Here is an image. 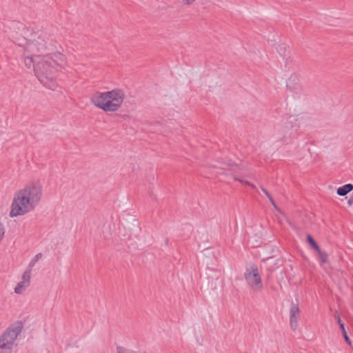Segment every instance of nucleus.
<instances>
[{"label": "nucleus", "mask_w": 353, "mask_h": 353, "mask_svg": "<svg viewBox=\"0 0 353 353\" xmlns=\"http://www.w3.org/2000/svg\"><path fill=\"white\" fill-rule=\"evenodd\" d=\"M28 287L29 285L20 281L14 288V293L21 294Z\"/></svg>", "instance_id": "nucleus-14"}, {"label": "nucleus", "mask_w": 353, "mask_h": 353, "mask_svg": "<svg viewBox=\"0 0 353 353\" xmlns=\"http://www.w3.org/2000/svg\"><path fill=\"white\" fill-rule=\"evenodd\" d=\"M347 204L349 205H352L353 204V192H352V194L351 196V197L350 198V199L347 201Z\"/></svg>", "instance_id": "nucleus-23"}, {"label": "nucleus", "mask_w": 353, "mask_h": 353, "mask_svg": "<svg viewBox=\"0 0 353 353\" xmlns=\"http://www.w3.org/2000/svg\"><path fill=\"white\" fill-rule=\"evenodd\" d=\"M37 206V205L26 197V195L21 194L17 192L14 195L11 204L10 216L16 217L24 215L32 211Z\"/></svg>", "instance_id": "nucleus-5"}, {"label": "nucleus", "mask_w": 353, "mask_h": 353, "mask_svg": "<svg viewBox=\"0 0 353 353\" xmlns=\"http://www.w3.org/2000/svg\"><path fill=\"white\" fill-rule=\"evenodd\" d=\"M270 203H272V205H273V207L278 211H279V208H278L277 205L276 204L274 200L273 199L272 197L270 198L269 199Z\"/></svg>", "instance_id": "nucleus-19"}, {"label": "nucleus", "mask_w": 353, "mask_h": 353, "mask_svg": "<svg viewBox=\"0 0 353 353\" xmlns=\"http://www.w3.org/2000/svg\"><path fill=\"white\" fill-rule=\"evenodd\" d=\"M300 309L297 304L292 302L290 309V324L293 330L297 327L298 320L300 318Z\"/></svg>", "instance_id": "nucleus-9"}, {"label": "nucleus", "mask_w": 353, "mask_h": 353, "mask_svg": "<svg viewBox=\"0 0 353 353\" xmlns=\"http://www.w3.org/2000/svg\"><path fill=\"white\" fill-rule=\"evenodd\" d=\"M261 190L263 191V192L266 195V196L270 199L272 197V196L270 195V194L268 192V191L263 188V187L261 188Z\"/></svg>", "instance_id": "nucleus-20"}, {"label": "nucleus", "mask_w": 353, "mask_h": 353, "mask_svg": "<svg viewBox=\"0 0 353 353\" xmlns=\"http://www.w3.org/2000/svg\"><path fill=\"white\" fill-rule=\"evenodd\" d=\"M17 192L21 194L26 195L37 205L39 204L42 196V187L38 183H28Z\"/></svg>", "instance_id": "nucleus-8"}, {"label": "nucleus", "mask_w": 353, "mask_h": 353, "mask_svg": "<svg viewBox=\"0 0 353 353\" xmlns=\"http://www.w3.org/2000/svg\"><path fill=\"white\" fill-rule=\"evenodd\" d=\"M3 235H4V229H3L2 224L0 223V240H1Z\"/></svg>", "instance_id": "nucleus-22"}, {"label": "nucleus", "mask_w": 353, "mask_h": 353, "mask_svg": "<svg viewBox=\"0 0 353 353\" xmlns=\"http://www.w3.org/2000/svg\"><path fill=\"white\" fill-rule=\"evenodd\" d=\"M248 185L251 187L252 188H253L254 190H256V187L254 184L252 183H248Z\"/></svg>", "instance_id": "nucleus-24"}, {"label": "nucleus", "mask_w": 353, "mask_h": 353, "mask_svg": "<svg viewBox=\"0 0 353 353\" xmlns=\"http://www.w3.org/2000/svg\"><path fill=\"white\" fill-rule=\"evenodd\" d=\"M353 190V185L352 183L345 184L337 189V194L339 196H345Z\"/></svg>", "instance_id": "nucleus-12"}, {"label": "nucleus", "mask_w": 353, "mask_h": 353, "mask_svg": "<svg viewBox=\"0 0 353 353\" xmlns=\"http://www.w3.org/2000/svg\"><path fill=\"white\" fill-rule=\"evenodd\" d=\"M295 119L290 117L283 123L276 125L274 128L276 138L281 142H288L293 135V122Z\"/></svg>", "instance_id": "nucleus-7"}, {"label": "nucleus", "mask_w": 353, "mask_h": 353, "mask_svg": "<svg viewBox=\"0 0 353 353\" xmlns=\"http://www.w3.org/2000/svg\"><path fill=\"white\" fill-rule=\"evenodd\" d=\"M123 90L115 88L107 92H95L90 97L92 103L105 112H116L122 105L125 99Z\"/></svg>", "instance_id": "nucleus-3"}, {"label": "nucleus", "mask_w": 353, "mask_h": 353, "mask_svg": "<svg viewBox=\"0 0 353 353\" xmlns=\"http://www.w3.org/2000/svg\"><path fill=\"white\" fill-rule=\"evenodd\" d=\"M141 353H145V352H141Z\"/></svg>", "instance_id": "nucleus-28"}, {"label": "nucleus", "mask_w": 353, "mask_h": 353, "mask_svg": "<svg viewBox=\"0 0 353 353\" xmlns=\"http://www.w3.org/2000/svg\"><path fill=\"white\" fill-rule=\"evenodd\" d=\"M221 168H222L223 170H226V169H227V168H225V167H221Z\"/></svg>", "instance_id": "nucleus-27"}, {"label": "nucleus", "mask_w": 353, "mask_h": 353, "mask_svg": "<svg viewBox=\"0 0 353 353\" xmlns=\"http://www.w3.org/2000/svg\"><path fill=\"white\" fill-rule=\"evenodd\" d=\"M116 350L117 353H141L140 352L133 351L122 346H117Z\"/></svg>", "instance_id": "nucleus-17"}, {"label": "nucleus", "mask_w": 353, "mask_h": 353, "mask_svg": "<svg viewBox=\"0 0 353 353\" xmlns=\"http://www.w3.org/2000/svg\"><path fill=\"white\" fill-rule=\"evenodd\" d=\"M42 253L37 254L34 256V257L30 261L28 267L30 268V269H32L33 267L35 265L36 263L42 257Z\"/></svg>", "instance_id": "nucleus-16"}, {"label": "nucleus", "mask_w": 353, "mask_h": 353, "mask_svg": "<svg viewBox=\"0 0 353 353\" xmlns=\"http://www.w3.org/2000/svg\"><path fill=\"white\" fill-rule=\"evenodd\" d=\"M334 318L336 319V321H337L339 325V327H340V330H341V332L343 334V336L345 341V342L350 346H352V341H350V338L348 337L347 336V332L345 330V325L344 323L342 322L341 319V317H340V314H339V312L338 311H335L334 313Z\"/></svg>", "instance_id": "nucleus-11"}, {"label": "nucleus", "mask_w": 353, "mask_h": 353, "mask_svg": "<svg viewBox=\"0 0 353 353\" xmlns=\"http://www.w3.org/2000/svg\"><path fill=\"white\" fill-rule=\"evenodd\" d=\"M234 179L235 181H239L242 184H245V185H248V183H250L249 181H243V180H242V179H241L239 178H237V177H234Z\"/></svg>", "instance_id": "nucleus-21"}, {"label": "nucleus", "mask_w": 353, "mask_h": 353, "mask_svg": "<svg viewBox=\"0 0 353 353\" xmlns=\"http://www.w3.org/2000/svg\"><path fill=\"white\" fill-rule=\"evenodd\" d=\"M16 43L20 48L19 51H23V61L28 68H32L35 57H41L39 54L46 52L52 46L50 34L44 31L33 32L29 39H19Z\"/></svg>", "instance_id": "nucleus-2"}, {"label": "nucleus", "mask_w": 353, "mask_h": 353, "mask_svg": "<svg viewBox=\"0 0 353 353\" xmlns=\"http://www.w3.org/2000/svg\"><path fill=\"white\" fill-rule=\"evenodd\" d=\"M307 241L308 242V243L316 251V252H320V248L319 246V245L317 244V243L315 241V240L314 239V238L308 234L307 236Z\"/></svg>", "instance_id": "nucleus-15"}, {"label": "nucleus", "mask_w": 353, "mask_h": 353, "mask_svg": "<svg viewBox=\"0 0 353 353\" xmlns=\"http://www.w3.org/2000/svg\"><path fill=\"white\" fill-rule=\"evenodd\" d=\"M272 259V257L267 258V259H263V262H265V261H269V260H270V259Z\"/></svg>", "instance_id": "nucleus-25"}, {"label": "nucleus", "mask_w": 353, "mask_h": 353, "mask_svg": "<svg viewBox=\"0 0 353 353\" xmlns=\"http://www.w3.org/2000/svg\"><path fill=\"white\" fill-rule=\"evenodd\" d=\"M228 166H231V167H236V165H228Z\"/></svg>", "instance_id": "nucleus-26"}, {"label": "nucleus", "mask_w": 353, "mask_h": 353, "mask_svg": "<svg viewBox=\"0 0 353 353\" xmlns=\"http://www.w3.org/2000/svg\"><path fill=\"white\" fill-rule=\"evenodd\" d=\"M286 86L290 91L299 90L301 89L300 77L296 74H292L287 79Z\"/></svg>", "instance_id": "nucleus-10"}, {"label": "nucleus", "mask_w": 353, "mask_h": 353, "mask_svg": "<svg viewBox=\"0 0 353 353\" xmlns=\"http://www.w3.org/2000/svg\"><path fill=\"white\" fill-rule=\"evenodd\" d=\"M244 278L252 291L259 292L263 289L261 277L256 265H252L250 268H247L244 272Z\"/></svg>", "instance_id": "nucleus-6"}, {"label": "nucleus", "mask_w": 353, "mask_h": 353, "mask_svg": "<svg viewBox=\"0 0 353 353\" xmlns=\"http://www.w3.org/2000/svg\"><path fill=\"white\" fill-rule=\"evenodd\" d=\"M68 61L65 55L60 52L35 57L32 65L38 80L46 88L54 90L57 87L56 76L59 69L65 68Z\"/></svg>", "instance_id": "nucleus-1"}, {"label": "nucleus", "mask_w": 353, "mask_h": 353, "mask_svg": "<svg viewBox=\"0 0 353 353\" xmlns=\"http://www.w3.org/2000/svg\"><path fill=\"white\" fill-rule=\"evenodd\" d=\"M23 323L17 321L10 325L0 336V353H12L17 339L23 330Z\"/></svg>", "instance_id": "nucleus-4"}, {"label": "nucleus", "mask_w": 353, "mask_h": 353, "mask_svg": "<svg viewBox=\"0 0 353 353\" xmlns=\"http://www.w3.org/2000/svg\"><path fill=\"white\" fill-rule=\"evenodd\" d=\"M317 253L319 254V256L321 258V262L323 263H326L327 256V253L325 252L322 251L321 250H320V252H317Z\"/></svg>", "instance_id": "nucleus-18"}, {"label": "nucleus", "mask_w": 353, "mask_h": 353, "mask_svg": "<svg viewBox=\"0 0 353 353\" xmlns=\"http://www.w3.org/2000/svg\"><path fill=\"white\" fill-rule=\"evenodd\" d=\"M32 269H30V268H27L26 270L23 272L21 279L24 283H26L30 285V278H31V272Z\"/></svg>", "instance_id": "nucleus-13"}]
</instances>
